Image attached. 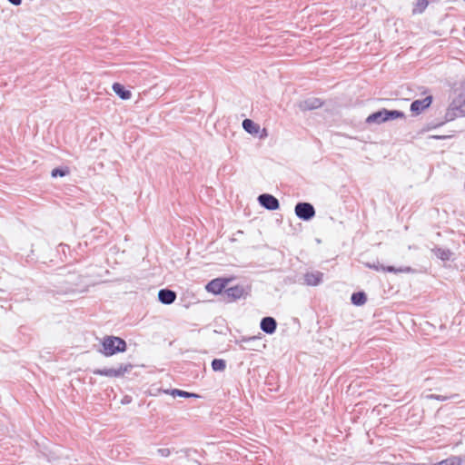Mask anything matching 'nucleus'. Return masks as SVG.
Returning a JSON list of instances; mask_svg holds the SVG:
<instances>
[{"label":"nucleus","instance_id":"nucleus-1","mask_svg":"<svg viewBox=\"0 0 465 465\" xmlns=\"http://www.w3.org/2000/svg\"><path fill=\"white\" fill-rule=\"evenodd\" d=\"M103 350L101 352L104 356H112L118 352H124L126 351V342L124 340L115 336H106L104 338Z\"/></svg>","mask_w":465,"mask_h":465},{"label":"nucleus","instance_id":"nucleus-2","mask_svg":"<svg viewBox=\"0 0 465 465\" xmlns=\"http://www.w3.org/2000/svg\"><path fill=\"white\" fill-rule=\"evenodd\" d=\"M133 365L130 363L120 364L117 368H104L94 371V374L106 376V377H120L124 373L130 371Z\"/></svg>","mask_w":465,"mask_h":465},{"label":"nucleus","instance_id":"nucleus-3","mask_svg":"<svg viewBox=\"0 0 465 465\" xmlns=\"http://www.w3.org/2000/svg\"><path fill=\"white\" fill-rule=\"evenodd\" d=\"M294 212L296 216L303 221H310L315 216V209L310 203H298Z\"/></svg>","mask_w":465,"mask_h":465},{"label":"nucleus","instance_id":"nucleus-4","mask_svg":"<svg viewBox=\"0 0 465 465\" xmlns=\"http://www.w3.org/2000/svg\"><path fill=\"white\" fill-rule=\"evenodd\" d=\"M258 201L262 207L270 211H275L280 207L278 199L272 194L262 193L259 195Z\"/></svg>","mask_w":465,"mask_h":465},{"label":"nucleus","instance_id":"nucleus-5","mask_svg":"<svg viewBox=\"0 0 465 465\" xmlns=\"http://www.w3.org/2000/svg\"><path fill=\"white\" fill-rule=\"evenodd\" d=\"M229 282V279L224 278L213 279L206 285V290L214 294L222 293V292L226 289Z\"/></svg>","mask_w":465,"mask_h":465},{"label":"nucleus","instance_id":"nucleus-6","mask_svg":"<svg viewBox=\"0 0 465 465\" xmlns=\"http://www.w3.org/2000/svg\"><path fill=\"white\" fill-rule=\"evenodd\" d=\"M323 102L317 97H309L298 103L301 111H311L322 107Z\"/></svg>","mask_w":465,"mask_h":465},{"label":"nucleus","instance_id":"nucleus-7","mask_svg":"<svg viewBox=\"0 0 465 465\" xmlns=\"http://www.w3.org/2000/svg\"><path fill=\"white\" fill-rule=\"evenodd\" d=\"M244 294V288L242 285H235L232 287L226 288L223 295L227 302H233L240 299Z\"/></svg>","mask_w":465,"mask_h":465},{"label":"nucleus","instance_id":"nucleus-8","mask_svg":"<svg viewBox=\"0 0 465 465\" xmlns=\"http://www.w3.org/2000/svg\"><path fill=\"white\" fill-rule=\"evenodd\" d=\"M432 102V97L430 95L426 96L423 99H418L411 103V111L415 114H420L424 109L428 108Z\"/></svg>","mask_w":465,"mask_h":465},{"label":"nucleus","instance_id":"nucleus-9","mask_svg":"<svg viewBox=\"0 0 465 465\" xmlns=\"http://www.w3.org/2000/svg\"><path fill=\"white\" fill-rule=\"evenodd\" d=\"M323 273L315 271L308 272L303 275V283L308 286H317L322 282Z\"/></svg>","mask_w":465,"mask_h":465},{"label":"nucleus","instance_id":"nucleus-10","mask_svg":"<svg viewBox=\"0 0 465 465\" xmlns=\"http://www.w3.org/2000/svg\"><path fill=\"white\" fill-rule=\"evenodd\" d=\"M261 330L267 334H272L277 328V322L274 318L267 316L262 319L260 323Z\"/></svg>","mask_w":465,"mask_h":465},{"label":"nucleus","instance_id":"nucleus-11","mask_svg":"<svg viewBox=\"0 0 465 465\" xmlns=\"http://www.w3.org/2000/svg\"><path fill=\"white\" fill-rule=\"evenodd\" d=\"M176 297V292L169 289H162L158 292L159 301L166 305L173 303Z\"/></svg>","mask_w":465,"mask_h":465},{"label":"nucleus","instance_id":"nucleus-12","mask_svg":"<svg viewBox=\"0 0 465 465\" xmlns=\"http://www.w3.org/2000/svg\"><path fill=\"white\" fill-rule=\"evenodd\" d=\"M367 266L375 271H382V272H394V273L408 272L411 271L410 267L395 268L394 266H384V265H380V264H375V263H373V264L368 263Z\"/></svg>","mask_w":465,"mask_h":465},{"label":"nucleus","instance_id":"nucleus-13","mask_svg":"<svg viewBox=\"0 0 465 465\" xmlns=\"http://www.w3.org/2000/svg\"><path fill=\"white\" fill-rule=\"evenodd\" d=\"M366 122L368 124H381L387 122V118L384 114V109L370 114L367 117Z\"/></svg>","mask_w":465,"mask_h":465},{"label":"nucleus","instance_id":"nucleus-14","mask_svg":"<svg viewBox=\"0 0 465 465\" xmlns=\"http://www.w3.org/2000/svg\"><path fill=\"white\" fill-rule=\"evenodd\" d=\"M113 90L123 100H127L132 95L131 92L126 90L124 86L119 83H114L113 84Z\"/></svg>","mask_w":465,"mask_h":465},{"label":"nucleus","instance_id":"nucleus-15","mask_svg":"<svg viewBox=\"0 0 465 465\" xmlns=\"http://www.w3.org/2000/svg\"><path fill=\"white\" fill-rule=\"evenodd\" d=\"M431 252L435 254L437 258L444 262L449 261L452 256V252L450 249L436 247L432 249Z\"/></svg>","mask_w":465,"mask_h":465},{"label":"nucleus","instance_id":"nucleus-16","mask_svg":"<svg viewBox=\"0 0 465 465\" xmlns=\"http://www.w3.org/2000/svg\"><path fill=\"white\" fill-rule=\"evenodd\" d=\"M242 127L243 129L251 134H256L259 132V125L256 124L251 119H244L242 121Z\"/></svg>","mask_w":465,"mask_h":465},{"label":"nucleus","instance_id":"nucleus-17","mask_svg":"<svg viewBox=\"0 0 465 465\" xmlns=\"http://www.w3.org/2000/svg\"><path fill=\"white\" fill-rule=\"evenodd\" d=\"M351 300L354 305L360 306V305H363L366 302L367 297L364 292H358L352 293Z\"/></svg>","mask_w":465,"mask_h":465},{"label":"nucleus","instance_id":"nucleus-18","mask_svg":"<svg viewBox=\"0 0 465 465\" xmlns=\"http://www.w3.org/2000/svg\"><path fill=\"white\" fill-rule=\"evenodd\" d=\"M384 114L387 118V121L393 120L396 118H403L404 117V114L401 111H398V110L384 109Z\"/></svg>","mask_w":465,"mask_h":465},{"label":"nucleus","instance_id":"nucleus-19","mask_svg":"<svg viewBox=\"0 0 465 465\" xmlns=\"http://www.w3.org/2000/svg\"><path fill=\"white\" fill-rule=\"evenodd\" d=\"M212 368L214 371H223L226 368V362L223 359H214L212 361Z\"/></svg>","mask_w":465,"mask_h":465},{"label":"nucleus","instance_id":"nucleus-20","mask_svg":"<svg viewBox=\"0 0 465 465\" xmlns=\"http://www.w3.org/2000/svg\"><path fill=\"white\" fill-rule=\"evenodd\" d=\"M171 395H173V397L179 396V397H184V398H190V397L197 398L198 397V395H196L194 393H191V392H188V391H182V390H178V389L172 390L171 391Z\"/></svg>","mask_w":465,"mask_h":465},{"label":"nucleus","instance_id":"nucleus-21","mask_svg":"<svg viewBox=\"0 0 465 465\" xmlns=\"http://www.w3.org/2000/svg\"><path fill=\"white\" fill-rule=\"evenodd\" d=\"M431 465H461V460L457 457H450L440 462L434 463Z\"/></svg>","mask_w":465,"mask_h":465},{"label":"nucleus","instance_id":"nucleus-22","mask_svg":"<svg viewBox=\"0 0 465 465\" xmlns=\"http://www.w3.org/2000/svg\"><path fill=\"white\" fill-rule=\"evenodd\" d=\"M429 0H418L416 6L413 9V13H422L428 6Z\"/></svg>","mask_w":465,"mask_h":465},{"label":"nucleus","instance_id":"nucleus-23","mask_svg":"<svg viewBox=\"0 0 465 465\" xmlns=\"http://www.w3.org/2000/svg\"><path fill=\"white\" fill-rule=\"evenodd\" d=\"M69 173V169L68 168H54L52 173H51V175L52 177H57V176H60V177H64L65 175H67Z\"/></svg>","mask_w":465,"mask_h":465},{"label":"nucleus","instance_id":"nucleus-24","mask_svg":"<svg viewBox=\"0 0 465 465\" xmlns=\"http://www.w3.org/2000/svg\"><path fill=\"white\" fill-rule=\"evenodd\" d=\"M451 110L457 111L458 113H454L455 116H465V103L460 107L455 105V102L451 104Z\"/></svg>","mask_w":465,"mask_h":465},{"label":"nucleus","instance_id":"nucleus-25","mask_svg":"<svg viewBox=\"0 0 465 465\" xmlns=\"http://www.w3.org/2000/svg\"><path fill=\"white\" fill-rule=\"evenodd\" d=\"M427 399H435V400H438V401H446L448 399V397L446 396H441V395H436V394H429L426 396Z\"/></svg>","mask_w":465,"mask_h":465},{"label":"nucleus","instance_id":"nucleus-26","mask_svg":"<svg viewBox=\"0 0 465 465\" xmlns=\"http://www.w3.org/2000/svg\"><path fill=\"white\" fill-rule=\"evenodd\" d=\"M257 339V337L255 336H252V337H242L241 340H239L237 342L238 343H247V342H250L252 341H255Z\"/></svg>","mask_w":465,"mask_h":465},{"label":"nucleus","instance_id":"nucleus-27","mask_svg":"<svg viewBox=\"0 0 465 465\" xmlns=\"http://www.w3.org/2000/svg\"><path fill=\"white\" fill-rule=\"evenodd\" d=\"M158 452L162 456H163V457H168L170 455V450L169 449H159Z\"/></svg>","mask_w":465,"mask_h":465},{"label":"nucleus","instance_id":"nucleus-28","mask_svg":"<svg viewBox=\"0 0 465 465\" xmlns=\"http://www.w3.org/2000/svg\"><path fill=\"white\" fill-rule=\"evenodd\" d=\"M12 5H20L22 3V0H8Z\"/></svg>","mask_w":465,"mask_h":465}]
</instances>
